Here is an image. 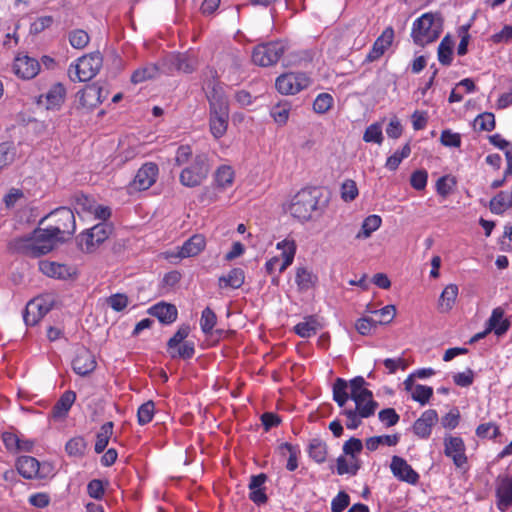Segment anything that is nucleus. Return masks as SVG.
<instances>
[{"label": "nucleus", "mask_w": 512, "mask_h": 512, "mask_svg": "<svg viewBox=\"0 0 512 512\" xmlns=\"http://www.w3.org/2000/svg\"><path fill=\"white\" fill-rule=\"evenodd\" d=\"M320 197L321 193L316 188L302 189L292 197L287 212L301 223L316 220L324 212Z\"/></svg>", "instance_id": "1"}, {"label": "nucleus", "mask_w": 512, "mask_h": 512, "mask_svg": "<svg viewBox=\"0 0 512 512\" xmlns=\"http://www.w3.org/2000/svg\"><path fill=\"white\" fill-rule=\"evenodd\" d=\"M205 86L211 108L210 131L214 138L220 139L224 135L223 90L215 70L208 69L205 73Z\"/></svg>", "instance_id": "2"}, {"label": "nucleus", "mask_w": 512, "mask_h": 512, "mask_svg": "<svg viewBox=\"0 0 512 512\" xmlns=\"http://www.w3.org/2000/svg\"><path fill=\"white\" fill-rule=\"evenodd\" d=\"M61 236H56L48 227L35 229L27 236L15 239L13 246L16 251L26 256L37 257L50 252Z\"/></svg>", "instance_id": "3"}, {"label": "nucleus", "mask_w": 512, "mask_h": 512, "mask_svg": "<svg viewBox=\"0 0 512 512\" xmlns=\"http://www.w3.org/2000/svg\"><path fill=\"white\" fill-rule=\"evenodd\" d=\"M443 21L437 13H424L417 18L412 27L411 36L415 44L425 46L437 40L442 32Z\"/></svg>", "instance_id": "4"}, {"label": "nucleus", "mask_w": 512, "mask_h": 512, "mask_svg": "<svg viewBox=\"0 0 512 512\" xmlns=\"http://www.w3.org/2000/svg\"><path fill=\"white\" fill-rule=\"evenodd\" d=\"M365 385L366 381L362 376L353 378L349 384L346 380L337 378L333 384V400L340 407H344L348 399L360 401L361 398L373 396Z\"/></svg>", "instance_id": "5"}, {"label": "nucleus", "mask_w": 512, "mask_h": 512, "mask_svg": "<svg viewBox=\"0 0 512 512\" xmlns=\"http://www.w3.org/2000/svg\"><path fill=\"white\" fill-rule=\"evenodd\" d=\"M50 223L47 225L56 236H61V241L70 237L76 228L74 211L69 208L61 207L50 213L45 219L41 221Z\"/></svg>", "instance_id": "6"}, {"label": "nucleus", "mask_w": 512, "mask_h": 512, "mask_svg": "<svg viewBox=\"0 0 512 512\" xmlns=\"http://www.w3.org/2000/svg\"><path fill=\"white\" fill-rule=\"evenodd\" d=\"M101 66L102 57L100 53H91L80 57L75 64H71L68 75L74 82H86L99 72Z\"/></svg>", "instance_id": "7"}, {"label": "nucleus", "mask_w": 512, "mask_h": 512, "mask_svg": "<svg viewBox=\"0 0 512 512\" xmlns=\"http://www.w3.org/2000/svg\"><path fill=\"white\" fill-rule=\"evenodd\" d=\"M285 51L282 42H269L254 48L252 61L259 66L268 67L276 64Z\"/></svg>", "instance_id": "8"}, {"label": "nucleus", "mask_w": 512, "mask_h": 512, "mask_svg": "<svg viewBox=\"0 0 512 512\" xmlns=\"http://www.w3.org/2000/svg\"><path fill=\"white\" fill-rule=\"evenodd\" d=\"M310 85V78L303 72H290L276 79L277 90L284 95H294Z\"/></svg>", "instance_id": "9"}, {"label": "nucleus", "mask_w": 512, "mask_h": 512, "mask_svg": "<svg viewBox=\"0 0 512 512\" xmlns=\"http://www.w3.org/2000/svg\"><path fill=\"white\" fill-rule=\"evenodd\" d=\"M208 174V165L206 157L198 155L193 162L184 168L180 174V182L187 187H195L199 185Z\"/></svg>", "instance_id": "10"}, {"label": "nucleus", "mask_w": 512, "mask_h": 512, "mask_svg": "<svg viewBox=\"0 0 512 512\" xmlns=\"http://www.w3.org/2000/svg\"><path fill=\"white\" fill-rule=\"evenodd\" d=\"M75 212L82 218L94 216L99 220H106L110 216V209L108 207L98 206L96 202L87 195H76Z\"/></svg>", "instance_id": "11"}, {"label": "nucleus", "mask_w": 512, "mask_h": 512, "mask_svg": "<svg viewBox=\"0 0 512 512\" xmlns=\"http://www.w3.org/2000/svg\"><path fill=\"white\" fill-rule=\"evenodd\" d=\"M205 247V239L202 235H193L183 243L181 247H176L165 253V256L171 262L176 260L194 257L198 255Z\"/></svg>", "instance_id": "12"}, {"label": "nucleus", "mask_w": 512, "mask_h": 512, "mask_svg": "<svg viewBox=\"0 0 512 512\" xmlns=\"http://www.w3.org/2000/svg\"><path fill=\"white\" fill-rule=\"evenodd\" d=\"M110 233L111 228L105 222L94 225L81 235L80 245L82 250L86 252L94 251L99 244L108 238Z\"/></svg>", "instance_id": "13"}, {"label": "nucleus", "mask_w": 512, "mask_h": 512, "mask_svg": "<svg viewBox=\"0 0 512 512\" xmlns=\"http://www.w3.org/2000/svg\"><path fill=\"white\" fill-rule=\"evenodd\" d=\"M17 470L27 479L44 478L50 473L51 466L48 463L40 464L34 457L22 456L17 461Z\"/></svg>", "instance_id": "14"}, {"label": "nucleus", "mask_w": 512, "mask_h": 512, "mask_svg": "<svg viewBox=\"0 0 512 512\" xmlns=\"http://www.w3.org/2000/svg\"><path fill=\"white\" fill-rule=\"evenodd\" d=\"M52 308V301L49 298L37 297L28 302L23 315L26 325H35Z\"/></svg>", "instance_id": "15"}, {"label": "nucleus", "mask_w": 512, "mask_h": 512, "mask_svg": "<svg viewBox=\"0 0 512 512\" xmlns=\"http://www.w3.org/2000/svg\"><path fill=\"white\" fill-rule=\"evenodd\" d=\"M163 65L167 68L168 72L192 73L198 65V60L192 54L178 53L168 55L163 60Z\"/></svg>", "instance_id": "16"}, {"label": "nucleus", "mask_w": 512, "mask_h": 512, "mask_svg": "<svg viewBox=\"0 0 512 512\" xmlns=\"http://www.w3.org/2000/svg\"><path fill=\"white\" fill-rule=\"evenodd\" d=\"M39 270L47 277L60 280H66L76 274L74 267L50 260L39 261Z\"/></svg>", "instance_id": "17"}, {"label": "nucleus", "mask_w": 512, "mask_h": 512, "mask_svg": "<svg viewBox=\"0 0 512 512\" xmlns=\"http://www.w3.org/2000/svg\"><path fill=\"white\" fill-rule=\"evenodd\" d=\"M157 176V165L154 163H146L138 170L131 183V188L139 191L146 190L155 183Z\"/></svg>", "instance_id": "18"}, {"label": "nucleus", "mask_w": 512, "mask_h": 512, "mask_svg": "<svg viewBox=\"0 0 512 512\" xmlns=\"http://www.w3.org/2000/svg\"><path fill=\"white\" fill-rule=\"evenodd\" d=\"M444 452L447 457L452 458L453 463L461 468L466 464L465 445L460 437L447 436L444 438Z\"/></svg>", "instance_id": "19"}, {"label": "nucleus", "mask_w": 512, "mask_h": 512, "mask_svg": "<svg viewBox=\"0 0 512 512\" xmlns=\"http://www.w3.org/2000/svg\"><path fill=\"white\" fill-rule=\"evenodd\" d=\"M393 475L400 481L415 485L419 481V474L399 456H393L390 464Z\"/></svg>", "instance_id": "20"}, {"label": "nucleus", "mask_w": 512, "mask_h": 512, "mask_svg": "<svg viewBox=\"0 0 512 512\" xmlns=\"http://www.w3.org/2000/svg\"><path fill=\"white\" fill-rule=\"evenodd\" d=\"M39 70L40 65L35 58L23 54L15 57L13 71L18 77L31 79L38 74Z\"/></svg>", "instance_id": "21"}, {"label": "nucleus", "mask_w": 512, "mask_h": 512, "mask_svg": "<svg viewBox=\"0 0 512 512\" xmlns=\"http://www.w3.org/2000/svg\"><path fill=\"white\" fill-rule=\"evenodd\" d=\"M496 497V505L500 511L504 512L512 506V476L498 477Z\"/></svg>", "instance_id": "22"}, {"label": "nucleus", "mask_w": 512, "mask_h": 512, "mask_svg": "<svg viewBox=\"0 0 512 512\" xmlns=\"http://www.w3.org/2000/svg\"><path fill=\"white\" fill-rule=\"evenodd\" d=\"M394 40V29L389 26L382 34L375 40L372 49L366 56L367 62H374L378 60L386 50L392 45Z\"/></svg>", "instance_id": "23"}, {"label": "nucleus", "mask_w": 512, "mask_h": 512, "mask_svg": "<svg viewBox=\"0 0 512 512\" xmlns=\"http://www.w3.org/2000/svg\"><path fill=\"white\" fill-rule=\"evenodd\" d=\"M438 422V414L434 409L424 411L413 424V432L420 438H428L432 427Z\"/></svg>", "instance_id": "24"}, {"label": "nucleus", "mask_w": 512, "mask_h": 512, "mask_svg": "<svg viewBox=\"0 0 512 512\" xmlns=\"http://www.w3.org/2000/svg\"><path fill=\"white\" fill-rule=\"evenodd\" d=\"M96 367L93 354L85 349H80L73 360V370L81 376L91 373Z\"/></svg>", "instance_id": "25"}, {"label": "nucleus", "mask_w": 512, "mask_h": 512, "mask_svg": "<svg viewBox=\"0 0 512 512\" xmlns=\"http://www.w3.org/2000/svg\"><path fill=\"white\" fill-rule=\"evenodd\" d=\"M64 94V87L61 84H55L45 95L39 97L38 103L47 109H55L63 102Z\"/></svg>", "instance_id": "26"}, {"label": "nucleus", "mask_w": 512, "mask_h": 512, "mask_svg": "<svg viewBox=\"0 0 512 512\" xmlns=\"http://www.w3.org/2000/svg\"><path fill=\"white\" fill-rule=\"evenodd\" d=\"M75 400L76 393L71 390L66 391L53 407V418L57 420L65 419Z\"/></svg>", "instance_id": "27"}, {"label": "nucleus", "mask_w": 512, "mask_h": 512, "mask_svg": "<svg viewBox=\"0 0 512 512\" xmlns=\"http://www.w3.org/2000/svg\"><path fill=\"white\" fill-rule=\"evenodd\" d=\"M150 312L160 322L166 324L174 322L177 318V309L172 304L158 303L150 309Z\"/></svg>", "instance_id": "28"}, {"label": "nucleus", "mask_w": 512, "mask_h": 512, "mask_svg": "<svg viewBox=\"0 0 512 512\" xmlns=\"http://www.w3.org/2000/svg\"><path fill=\"white\" fill-rule=\"evenodd\" d=\"M458 291V286L455 284H449L443 289L438 300V309L440 312L446 313L453 308L458 296Z\"/></svg>", "instance_id": "29"}, {"label": "nucleus", "mask_w": 512, "mask_h": 512, "mask_svg": "<svg viewBox=\"0 0 512 512\" xmlns=\"http://www.w3.org/2000/svg\"><path fill=\"white\" fill-rule=\"evenodd\" d=\"M336 469L338 475H356L360 469L359 460L356 456L341 455L336 460Z\"/></svg>", "instance_id": "30"}, {"label": "nucleus", "mask_w": 512, "mask_h": 512, "mask_svg": "<svg viewBox=\"0 0 512 512\" xmlns=\"http://www.w3.org/2000/svg\"><path fill=\"white\" fill-rule=\"evenodd\" d=\"M504 312L501 308H495L488 320V331H494L496 335L501 336L509 329V322L503 319Z\"/></svg>", "instance_id": "31"}, {"label": "nucleus", "mask_w": 512, "mask_h": 512, "mask_svg": "<svg viewBox=\"0 0 512 512\" xmlns=\"http://www.w3.org/2000/svg\"><path fill=\"white\" fill-rule=\"evenodd\" d=\"M295 282L300 291H307L315 286L317 276L306 267H298L296 270Z\"/></svg>", "instance_id": "32"}, {"label": "nucleus", "mask_w": 512, "mask_h": 512, "mask_svg": "<svg viewBox=\"0 0 512 512\" xmlns=\"http://www.w3.org/2000/svg\"><path fill=\"white\" fill-rule=\"evenodd\" d=\"M327 453V444L323 440L319 438L310 440L308 454L315 462L319 464L324 463L327 458Z\"/></svg>", "instance_id": "33"}, {"label": "nucleus", "mask_w": 512, "mask_h": 512, "mask_svg": "<svg viewBox=\"0 0 512 512\" xmlns=\"http://www.w3.org/2000/svg\"><path fill=\"white\" fill-rule=\"evenodd\" d=\"M382 219L379 215L372 214L364 219L360 231L356 234V239H367L371 234L381 226Z\"/></svg>", "instance_id": "34"}, {"label": "nucleus", "mask_w": 512, "mask_h": 512, "mask_svg": "<svg viewBox=\"0 0 512 512\" xmlns=\"http://www.w3.org/2000/svg\"><path fill=\"white\" fill-rule=\"evenodd\" d=\"M321 328L319 322L314 317L310 316L304 321L298 323L294 327V331L302 338H309L315 335Z\"/></svg>", "instance_id": "35"}, {"label": "nucleus", "mask_w": 512, "mask_h": 512, "mask_svg": "<svg viewBox=\"0 0 512 512\" xmlns=\"http://www.w3.org/2000/svg\"><path fill=\"white\" fill-rule=\"evenodd\" d=\"M355 403V408L352 409L356 414H359L363 418H368L375 414V411L378 407V403L373 399V396L361 398L360 401L353 400Z\"/></svg>", "instance_id": "36"}, {"label": "nucleus", "mask_w": 512, "mask_h": 512, "mask_svg": "<svg viewBox=\"0 0 512 512\" xmlns=\"http://www.w3.org/2000/svg\"><path fill=\"white\" fill-rule=\"evenodd\" d=\"M113 434V423L106 422L100 428L96 435L95 452L101 453L107 447L109 440Z\"/></svg>", "instance_id": "37"}, {"label": "nucleus", "mask_w": 512, "mask_h": 512, "mask_svg": "<svg viewBox=\"0 0 512 512\" xmlns=\"http://www.w3.org/2000/svg\"><path fill=\"white\" fill-rule=\"evenodd\" d=\"M399 441L397 434L373 436L366 440V448L375 451L380 445L395 446Z\"/></svg>", "instance_id": "38"}, {"label": "nucleus", "mask_w": 512, "mask_h": 512, "mask_svg": "<svg viewBox=\"0 0 512 512\" xmlns=\"http://www.w3.org/2000/svg\"><path fill=\"white\" fill-rule=\"evenodd\" d=\"M108 92L99 85L89 86L84 92V99L90 105L102 103L107 98Z\"/></svg>", "instance_id": "39"}, {"label": "nucleus", "mask_w": 512, "mask_h": 512, "mask_svg": "<svg viewBox=\"0 0 512 512\" xmlns=\"http://www.w3.org/2000/svg\"><path fill=\"white\" fill-rule=\"evenodd\" d=\"M290 110L291 105L288 102H280L271 108L270 115L278 125L282 126L287 123Z\"/></svg>", "instance_id": "40"}, {"label": "nucleus", "mask_w": 512, "mask_h": 512, "mask_svg": "<svg viewBox=\"0 0 512 512\" xmlns=\"http://www.w3.org/2000/svg\"><path fill=\"white\" fill-rule=\"evenodd\" d=\"M158 70L159 69L155 64H147L134 71L131 76V81L134 84H138L152 79L158 74Z\"/></svg>", "instance_id": "41"}, {"label": "nucleus", "mask_w": 512, "mask_h": 512, "mask_svg": "<svg viewBox=\"0 0 512 512\" xmlns=\"http://www.w3.org/2000/svg\"><path fill=\"white\" fill-rule=\"evenodd\" d=\"M454 41L449 35L445 36L438 46V60L443 65H449L452 61V48Z\"/></svg>", "instance_id": "42"}, {"label": "nucleus", "mask_w": 512, "mask_h": 512, "mask_svg": "<svg viewBox=\"0 0 512 512\" xmlns=\"http://www.w3.org/2000/svg\"><path fill=\"white\" fill-rule=\"evenodd\" d=\"M474 128L478 131L490 132L495 128V117L493 113L484 112L474 120Z\"/></svg>", "instance_id": "43"}, {"label": "nucleus", "mask_w": 512, "mask_h": 512, "mask_svg": "<svg viewBox=\"0 0 512 512\" xmlns=\"http://www.w3.org/2000/svg\"><path fill=\"white\" fill-rule=\"evenodd\" d=\"M363 140L367 143L374 142L381 144L383 141L382 126L380 123H373L364 132Z\"/></svg>", "instance_id": "44"}, {"label": "nucleus", "mask_w": 512, "mask_h": 512, "mask_svg": "<svg viewBox=\"0 0 512 512\" xmlns=\"http://www.w3.org/2000/svg\"><path fill=\"white\" fill-rule=\"evenodd\" d=\"M89 40L87 32L81 29L73 30L69 34V42L75 49H83L89 43Z\"/></svg>", "instance_id": "45"}, {"label": "nucleus", "mask_w": 512, "mask_h": 512, "mask_svg": "<svg viewBox=\"0 0 512 512\" xmlns=\"http://www.w3.org/2000/svg\"><path fill=\"white\" fill-rule=\"evenodd\" d=\"M86 442L82 437H74L66 444V452L70 456H82L86 450Z\"/></svg>", "instance_id": "46"}, {"label": "nucleus", "mask_w": 512, "mask_h": 512, "mask_svg": "<svg viewBox=\"0 0 512 512\" xmlns=\"http://www.w3.org/2000/svg\"><path fill=\"white\" fill-rule=\"evenodd\" d=\"M411 153L409 144L403 146L401 151H396L393 155L388 157L386 167L389 170H396L404 158H407Z\"/></svg>", "instance_id": "47"}, {"label": "nucleus", "mask_w": 512, "mask_h": 512, "mask_svg": "<svg viewBox=\"0 0 512 512\" xmlns=\"http://www.w3.org/2000/svg\"><path fill=\"white\" fill-rule=\"evenodd\" d=\"M333 105V97L328 93L319 94L313 103V109L318 114L326 113Z\"/></svg>", "instance_id": "48"}, {"label": "nucleus", "mask_w": 512, "mask_h": 512, "mask_svg": "<svg viewBox=\"0 0 512 512\" xmlns=\"http://www.w3.org/2000/svg\"><path fill=\"white\" fill-rule=\"evenodd\" d=\"M5 206L7 208H13L16 204L23 205L26 202L25 195L22 190L17 188H12L9 192L4 196L3 199Z\"/></svg>", "instance_id": "49"}, {"label": "nucleus", "mask_w": 512, "mask_h": 512, "mask_svg": "<svg viewBox=\"0 0 512 512\" xmlns=\"http://www.w3.org/2000/svg\"><path fill=\"white\" fill-rule=\"evenodd\" d=\"M433 395L432 387L417 384L412 393V399L421 405L426 404Z\"/></svg>", "instance_id": "50"}, {"label": "nucleus", "mask_w": 512, "mask_h": 512, "mask_svg": "<svg viewBox=\"0 0 512 512\" xmlns=\"http://www.w3.org/2000/svg\"><path fill=\"white\" fill-rule=\"evenodd\" d=\"M489 208L494 214H503L505 209L508 208L506 192L501 191L493 197L490 201Z\"/></svg>", "instance_id": "51"}, {"label": "nucleus", "mask_w": 512, "mask_h": 512, "mask_svg": "<svg viewBox=\"0 0 512 512\" xmlns=\"http://www.w3.org/2000/svg\"><path fill=\"white\" fill-rule=\"evenodd\" d=\"M216 320V315L210 308L204 309L200 319V326L202 331L205 334L211 332L216 324Z\"/></svg>", "instance_id": "52"}, {"label": "nucleus", "mask_w": 512, "mask_h": 512, "mask_svg": "<svg viewBox=\"0 0 512 512\" xmlns=\"http://www.w3.org/2000/svg\"><path fill=\"white\" fill-rule=\"evenodd\" d=\"M153 415H154L153 402L148 401V402L142 404L138 408V412H137L138 423L140 425H145V424L149 423L152 420Z\"/></svg>", "instance_id": "53"}, {"label": "nucleus", "mask_w": 512, "mask_h": 512, "mask_svg": "<svg viewBox=\"0 0 512 512\" xmlns=\"http://www.w3.org/2000/svg\"><path fill=\"white\" fill-rule=\"evenodd\" d=\"M15 158V151L10 143L0 144V169L11 164Z\"/></svg>", "instance_id": "54"}, {"label": "nucleus", "mask_w": 512, "mask_h": 512, "mask_svg": "<svg viewBox=\"0 0 512 512\" xmlns=\"http://www.w3.org/2000/svg\"><path fill=\"white\" fill-rule=\"evenodd\" d=\"M245 279V273L241 268H233L229 271L226 276V286H230L232 288H239Z\"/></svg>", "instance_id": "55"}, {"label": "nucleus", "mask_w": 512, "mask_h": 512, "mask_svg": "<svg viewBox=\"0 0 512 512\" xmlns=\"http://www.w3.org/2000/svg\"><path fill=\"white\" fill-rule=\"evenodd\" d=\"M281 450H285L289 453V458L287 461L286 468L289 471H294L298 467L297 457L299 454V448L296 446H293L289 443H284L281 445Z\"/></svg>", "instance_id": "56"}, {"label": "nucleus", "mask_w": 512, "mask_h": 512, "mask_svg": "<svg viewBox=\"0 0 512 512\" xmlns=\"http://www.w3.org/2000/svg\"><path fill=\"white\" fill-rule=\"evenodd\" d=\"M363 449L362 441L358 438L351 437L348 441H346L343 445V453L346 456H356Z\"/></svg>", "instance_id": "57"}, {"label": "nucleus", "mask_w": 512, "mask_h": 512, "mask_svg": "<svg viewBox=\"0 0 512 512\" xmlns=\"http://www.w3.org/2000/svg\"><path fill=\"white\" fill-rule=\"evenodd\" d=\"M455 183L456 182L454 178H450L449 176L440 177L436 182L437 193L443 197H446L451 193Z\"/></svg>", "instance_id": "58"}, {"label": "nucleus", "mask_w": 512, "mask_h": 512, "mask_svg": "<svg viewBox=\"0 0 512 512\" xmlns=\"http://www.w3.org/2000/svg\"><path fill=\"white\" fill-rule=\"evenodd\" d=\"M478 437L495 438L499 434V428L491 422L480 424L476 429Z\"/></svg>", "instance_id": "59"}, {"label": "nucleus", "mask_w": 512, "mask_h": 512, "mask_svg": "<svg viewBox=\"0 0 512 512\" xmlns=\"http://www.w3.org/2000/svg\"><path fill=\"white\" fill-rule=\"evenodd\" d=\"M358 195V188L353 180H346L341 187V196L345 201H352Z\"/></svg>", "instance_id": "60"}, {"label": "nucleus", "mask_w": 512, "mask_h": 512, "mask_svg": "<svg viewBox=\"0 0 512 512\" xmlns=\"http://www.w3.org/2000/svg\"><path fill=\"white\" fill-rule=\"evenodd\" d=\"M379 420L386 424L387 427L394 426L399 421V415L393 408H386L379 412Z\"/></svg>", "instance_id": "61"}, {"label": "nucleus", "mask_w": 512, "mask_h": 512, "mask_svg": "<svg viewBox=\"0 0 512 512\" xmlns=\"http://www.w3.org/2000/svg\"><path fill=\"white\" fill-rule=\"evenodd\" d=\"M428 173L425 170H416L412 173L410 183L416 190H423L427 184Z\"/></svg>", "instance_id": "62"}, {"label": "nucleus", "mask_w": 512, "mask_h": 512, "mask_svg": "<svg viewBox=\"0 0 512 512\" xmlns=\"http://www.w3.org/2000/svg\"><path fill=\"white\" fill-rule=\"evenodd\" d=\"M440 141L447 147H460L461 137L458 133H453L450 130H444L441 133Z\"/></svg>", "instance_id": "63"}, {"label": "nucleus", "mask_w": 512, "mask_h": 512, "mask_svg": "<svg viewBox=\"0 0 512 512\" xmlns=\"http://www.w3.org/2000/svg\"><path fill=\"white\" fill-rule=\"evenodd\" d=\"M350 498L345 492H339L338 495L331 502L332 512H343V510L349 505Z\"/></svg>", "instance_id": "64"}]
</instances>
